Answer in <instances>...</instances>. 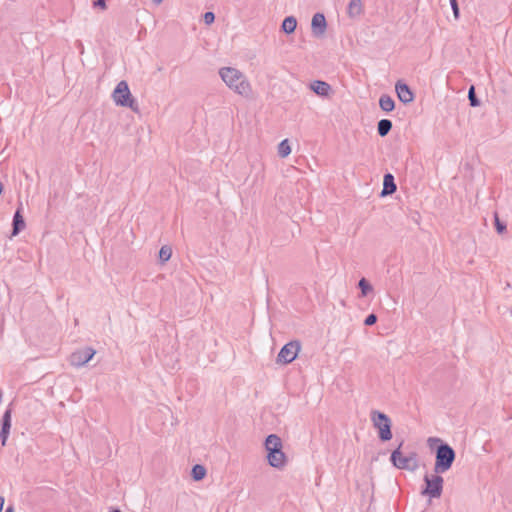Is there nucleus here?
<instances>
[{
	"label": "nucleus",
	"instance_id": "obj_8",
	"mask_svg": "<svg viewBox=\"0 0 512 512\" xmlns=\"http://www.w3.org/2000/svg\"><path fill=\"white\" fill-rule=\"evenodd\" d=\"M299 351L300 343L298 341H291L281 348L277 356V362L289 364L296 359Z\"/></svg>",
	"mask_w": 512,
	"mask_h": 512
},
{
	"label": "nucleus",
	"instance_id": "obj_27",
	"mask_svg": "<svg viewBox=\"0 0 512 512\" xmlns=\"http://www.w3.org/2000/svg\"><path fill=\"white\" fill-rule=\"evenodd\" d=\"M203 18H204V22L209 25V24H212L214 22L215 15L212 12H206L204 14Z\"/></svg>",
	"mask_w": 512,
	"mask_h": 512
},
{
	"label": "nucleus",
	"instance_id": "obj_21",
	"mask_svg": "<svg viewBox=\"0 0 512 512\" xmlns=\"http://www.w3.org/2000/svg\"><path fill=\"white\" fill-rule=\"evenodd\" d=\"M206 475V469L202 465H195L192 468V477L194 480L199 481L202 480Z\"/></svg>",
	"mask_w": 512,
	"mask_h": 512
},
{
	"label": "nucleus",
	"instance_id": "obj_25",
	"mask_svg": "<svg viewBox=\"0 0 512 512\" xmlns=\"http://www.w3.org/2000/svg\"><path fill=\"white\" fill-rule=\"evenodd\" d=\"M468 98H469L471 106H473V107L479 106V101H478V99H477V97L475 95L474 86L470 87L469 92H468Z\"/></svg>",
	"mask_w": 512,
	"mask_h": 512
},
{
	"label": "nucleus",
	"instance_id": "obj_31",
	"mask_svg": "<svg viewBox=\"0 0 512 512\" xmlns=\"http://www.w3.org/2000/svg\"><path fill=\"white\" fill-rule=\"evenodd\" d=\"M428 441H429V442H432V441H436V442H438V441H440V440H439V439H437V438H429V440H428Z\"/></svg>",
	"mask_w": 512,
	"mask_h": 512
},
{
	"label": "nucleus",
	"instance_id": "obj_3",
	"mask_svg": "<svg viewBox=\"0 0 512 512\" xmlns=\"http://www.w3.org/2000/svg\"><path fill=\"white\" fill-rule=\"evenodd\" d=\"M454 460V450L448 444H441L436 450L434 471L436 473H445L451 468Z\"/></svg>",
	"mask_w": 512,
	"mask_h": 512
},
{
	"label": "nucleus",
	"instance_id": "obj_30",
	"mask_svg": "<svg viewBox=\"0 0 512 512\" xmlns=\"http://www.w3.org/2000/svg\"><path fill=\"white\" fill-rule=\"evenodd\" d=\"M5 512H14L13 506H8L5 510Z\"/></svg>",
	"mask_w": 512,
	"mask_h": 512
},
{
	"label": "nucleus",
	"instance_id": "obj_23",
	"mask_svg": "<svg viewBox=\"0 0 512 512\" xmlns=\"http://www.w3.org/2000/svg\"><path fill=\"white\" fill-rule=\"evenodd\" d=\"M358 287L361 290L362 296H366L368 293H370L373 290V287L369 284V282L365 278L360 279V281L358 282Z\"/></svg>",
	"mask_w": 512,
	"mask_h": 512
},
{
	"label": "nucleus",
	"instance_id": "obj_20",
	"mask_svg": "<svg viewBox=\"0 0 512 512\" xmlns=\"http://www.w3.org/2000/svg\"><path fill=\"white\" fill-rule=\"evenodd\" d=\"M291 153V147L289 145L288 139H284L278 145V155L281 158H286Z\"/></svg>",
	"mask_w": 512,
	"mask_h": 512
},
{
	"label": "nucleus",
	"instance_id": "obj_24",
	"mask_svg": "<svg viewBox=\"0 0 512 512\" xmlns=\"http://www.w3.org/2000/svg\"><path fill=\"white\" fill-rule=\"evenodd\" d=\"M494 224L499 234H503L506 231V224L500 221L497 213L494 214Z\"/></svg>",
	"mask_w": 512,
	"mask_h": 512
},
{
	"label": "nucleus",
	"instance_id": "obj_17",
	"mask_svg": "<svg viewBox=\"0 0 512 512\" xmlns=\"http://www.w3.org/2000/svg\"><path fill=\"white\" fill-rule=\"evenodd\" d=\"M297 27V20L294 16H288L286 17L282 22V30L287 33L291 34L295 31Z\"/></svg>",
	"mask_w": 512,
	"mask_h": 512
},
{
	"label": "nucleus",
	"instance_id": "obj_22",
	"mask_svg": "<svg viewBox=\"0 0 512 512\" xmlns=\"http://www.w3.org/2000/svg\"><path fill=\"white\" fill-rule=\"evenodd\" d=\"M172 256V249L171 247L164 245L160 248L159 251V258L161 262H167Z\"/></svg>",
	"mask_w": 512,
	"mask_h": 512
},
{
	"label": "nucleus",
	"instance_id": "obj_12",
	"mask_svg": "<svg viewBox=\"0 0 512 512\" xmlns=\"http://www.w3.org/2000/svg\"><path fill=\"white\" fill-rule=\"evenodd\" d=\"M309 88L322 98L329 97L332 93V87L329 83L321 80H314L309 84Z\"/></svg>",
	"mask_w": 512,
	"mask_h": 512
},
{
	"label": "nucleus",
	"instance_id": "obj_2",
	"mask_svg": "<svg viewBox=\"0 0 512 512\" xmlns=\"http://www.w3.org/2000/svg\"><path fill=\"white\" fill-rule=\"evenodd\" d=\"M265 449L269 465L277 469L285 466L286 455L282 451V441L279 436L275 434L269 435L265 440Z\"/></svg>",
	"mask_w": 512,
	"mask_h": 512
},
{
	"label": "nucleus",
	"instance_id": "obj_6",
	"mask_svg": "<svg viewBox=\"0 0 512 512\" xmlns=\"http://www.w3.org/2000/svg\"><path fill=\"white\" fill-rule=\"evenodd\" d=\"M402 443L397 449L391 454V462L398 469L415 470L418 467L417 456L415 453H411L408 456H404L401 452Z\"/></svg>",
	"mask_w": 512,
	"mask_h": 512
},
{
	"label": "nucleus",
	"instance_id": "obj_26",
	"mask_svg": "<svg viewBox=\"0 0 512 512\" xmlns=\"http://www.w3.org/2000/svg\"><path fill=\"white\" fill-rule=\"evenodd\" d=\"M377 321V316L375 314H369L365 321H364V324L367 325V326H371V325H374Z\"/></svg>",
	"mask_w": 512,
	"mask_h": 512
},
{
	"label": "nucleus",
	"instance_id": "obj_29",
	"mask_svg": "<svg viewBox=\"0 0 512 512\" xmlns=\"http://www.w3.org/2000/svg\"><path fill=\"white\" fill-rule=\"evenodd\" d=\"M94 6L95 7H100L102 9H105L106 8V4H105V0H95L94 1Z\"/></svg>",
	"mask_w": 512,
	"mask_h": 512
},
{
	"label": "nucleus",
	"instance_id": "obj_18",
	"mask_svg": "<svg viewBox=\"0 0 512 512\" xmlns=\"http://www.w3.org/2000/svg\"><path fill=\"white\" fill-rule=\"evenodd\" d=\"M379 106L385 112H391L395 107L394 100L389 95H382L379 99Z\"/></svg>",
	"mask_w": 512,
	"mask_h": 512
},
{
	"label": "nucleus",
	"instance_id": "obj_11",
	"mask_svg": "<svg viewBox=\"0 0 512 512\" xmlns=\"http://www.w3.org/2000/svg\"><path fill=\"white\" fill-rule=\"evenodd\" d=\"M395 90L397 96L401 102L404 104L411 103L414 100V94L409 88V86L402 81H397L395 84Z\"/></svg>",
	"mask_w": 512,
	"mask_h": 512
},
{
	"label": "nucleus",
	"instance_id": "obj_10",
	"mask_svg": "<svg viewBox=\"0 0 512 512\" xmlns=\"http://www.w3.org/2000/svg\"><path fill=\"white\" fill-rule=\"evenodd\" d=\"M327 28V22L324 14L316 13L313 15L311 20V30L315 37H322Z\"/></svg>",
	"mask_w": 512,
	"mask_h": 512
},
{
	"label": "nucleus",
	"instance_id": "obj_4",
	"mask_svg": "<svg viewBox=\"0 0 512 512\" xmlns=\"http://www.w3.org/2000/svg\"><path fill=\"white\" fill-rule=\"evenodd\" d=\"M112 99L116 105L122 107H129L132 110L136 111L137 106L135 105V100L133 99L129 86L126 81H120L116 88L112 93Z\"/></svg>",
	"mask_w": 512,
	"mask_h": 512
},
{
	"label": "nucleus",
	"instance_id": "obj_15",
	"mask_svg": "<svg viewBox=\"0 0 512 512\" xmlns=\"http://www.w3.org/2000/svg\"><path fill=\"white\" fill-rule=\"evenodd\" d=\"M396 191V184L392 174H386L383 179V190L381 195H390Z\"/></svg>",
	"mask_w": 512,
	"mask_h": 512
},
{
	"label": "nucleus",
	"instance_id": "obj_14",
	"mask_svg": "<svg viewBox=\"0 0 512 512\" xmlns=\"http://www.w3.org/2000/svg\"><path fill=\"white\" fill-rule=\"evenodd\" d=\"M363 13V4L361 0H350L347 7V14L350 18H355Z\"/></svg>",
	"mask_w": 512,
	"mask_h": 512
},
{
	"label": "nucleus",
	"instance_id": "obj_33",
	"mask_svg": "<svg viewBox=\"0 0 512 512\" xmlns=\"http://www.w3.org/2000/svg\"><path fill=\"white\" fill-rule=\"evenodd\" d=\"M110 512H121L119 509L112 510Z\"/></svg>",
	"mask_w": 512,
	"mask_h": 512
},
{
	"label": "nucleus",
	"instance_id": "obj_34",
	"mask_svg": "<svg viewBox=\"0 0 512 512\" xmlns=\"http://www.w3.org/2000/svg\"><path fill=\"white\" fill-rule=\"evenodd\" d=\"M510 315L512 316V308L510 309Z\"/></svg>",
	"mask_w": 512,
	"mask_h": 512
},
{
	"label": "nucleus",
	"instance_id": "obj_9",
	"mask_svg": "<svg viewBox=\"0 0 512 512\" xmlns=\"http://www.w3.org/2000/svg\"><path fill=\"white\" fill-rule=\"evenodd\" d=\"M96 351L91 347H86L73 352L69 357V363L74 367H81L88 363L95 355Z\"/></svg>",
	"mask_w": 512,
	"mask_h": 512
},
{
	"label": "nucleus",
	"instance_id": "obj_19",
	"mask_svg": "<svg viewBox=\"0 0 512 512\" xmlns=\"http://www.w3.org/2000/svg\"><path fill=\"white\" fill-rule=\"evenodd\" d=\"M392 129V122L389 119H382L378 122L377 131L381 137L386 136Z\"/></svg>",
	"mask_w": 512,
	"mask_h": 512
},
{
	"label": "nucleus",
	"instance_id": "obj_16",
	"mask_svg": "<svg viewBox=\"0 0 512 512\" xmlns=\"http://www.w3.org/2000/svg\"><path fill=\"white\" fill-rule=\"evenodd\" d=\"M25 228V222L23 216L21 215L20 209H18L13 217V230L12 236H16L21 230Z\"/></svg>",
	"mask_w": 512,
	"mask_h": 512
},
{
	"label": "nucleus",
	"instance_id": "obj_7",
	"mask_svg": "<svg viewBox=\"0 0 512 512\" xmlns=\"http://www.w3.org/2000/svg\"><path fill=\"white\" fill-rule=\"evenodd\" d=\"M424 481L426 488L422 491V494L428 495L431 498H439L443 490V478L439 475H433L431 477L426 475Z\"/></svg>",
	"mask_w": 512,
	"mask_h": 512
},
{
	"label": "nucleus",
	"instance_id": "obj_5",
	"mask_svg": "<svg viewBox=\"0 0 512 512\" xmlns=\"http://www.w3.org/2000/svg\"><path fill=\"white\" fill-rule=\"evenodd\" d=\"M371 420L373 426L378 429L379 438L382 441H389L392 438L390 418L382 412L372 411Z\"/></svg>",
	"mask_w": 512,
	"mask_h": 512
},
{
	"label": "nucleus",
	"instance_id": "obj_28",
	"mask_svg": "<svg viewBox=\"0 0 512 512\" xmlns=\"http://www.w3.org/2000/svg\"><path fill=\"white\" fill-rule=\"evenodd\" d=\"M450 3H451V6H452V9H453L455 17H458L459 8H458V5H457V0H450Z\"/></svg>",
	"mask_w": 512,
	"mask_h": 512
},
{
	"label": "nucleus",
	"instance_id": "obj_13",
	"mask_svg": "<svg viewBox=\"0 0 512 512\" xmlns=\"http://www.w3.org/2000/svg\"><path fill=\"white\" fill-rule=\"evenodd\" d=\"M11 409H7L2 417V428L0 431V439L3 446L6 445L10 428H11Z\"/></svg>",
	"mask_w": 512,
	"mask_h": 512
},
{
	"label": "nucleus",
	"instance_id": "obj_1",
	"mask_svg": "<svg viewBox=\"0 0 512 512\" xmlns=\"http://www.w3.org/2000/svg\"><path fill=\"white\" fill-rule=\"evenodd\" d=\"M219 75L223 82L235 93L250 97L252 94V86L247 77L234 67H223L219 70Z\"/></svg>",
	"mask_w": 512,
	"mask_h": 512
},
{
	"label": "nucleus",
	"instance_id": "obj_32",
	"mask_svg": "<svg viewBox=\"0 0 512 512\" xmlns=\"http://www.w3.org/2000/svg\"><path fill=\"white\" fill-rule=\"evenodd\" d=\"M162 1L163 0H153V2L156 3V4H160V3H162Z\"/></svg>",
	"mask_w": 512,
	"mask_h": 512
}]
</instances>
